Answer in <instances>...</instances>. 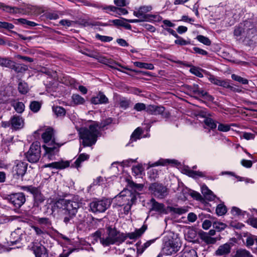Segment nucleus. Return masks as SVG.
Listing matches in <instances>:
<instances>
[{
	"instance_id": "1",
	"label": "nucleus",
	"mask_w": 257,
	"mask_h": 257,
	"mask_svg": "<svg viewBox=\"0 0 257 257\" xmlns=\"http://www.w3.org/2000/svg\"><path fill=\"white\" fill-rule=\"evenodd\" d=\"M53 207L63 211V222L67 225L75 217L80 204L73 200L59 199L55 201Z\"/></svg>"
},
{
	"instance_id": "2",
	"label": "nucleus",
	"mask_w": 257,
	"mask_h": 257,
	"mask_svg": "<svg viewBox=\"0 0 257 257\" xmlns=\"http://www.w3.org/2000/svg\"><path fill=\"white\" fill-rule=\"evenodd\" d=\"M80 143L83 147H90L95 144L99 134V126L97 122H93L88 128L82 127L79 130Z\"/></svg>"
},
{
	"instance_id": "3",
	"label": "nucleus",
	"mask_w": 257,
	"mask_h": 257,
	"mask_svg": "<svg viewBox=\"0 0 257 257\" xmlns=\"http://www.w3.org/2000/svg\"><path fill=\"white\" fill-rule=\"evenodd\" d=\"M107 235L106 237H101L100 233L96 231L94 234L95 238H99L100 243L103 246H109L111 244H119L123 242L126 236L122 233L117 231L115 228L108 227L107 228Z\"/></svg>"
},
{
	"instance_id": "4",
	"label": "nucleus",
	"mask_w": 257,
	"mask_h": 257,
	"mask_svg": "<svg viewBox=\"0 0 257 257\" xmlns=\"http://www.w3.org/2000/svg\"><path fill=\"white\" fill-rule=\"evenodd\" d=\"M27 160L32 163H37L41 157V147L38 142L33 143L26 155Z\"/></svg>"
},
{
	"instance_id": "5",
	"label": "nucleus",
	"mask_w": 257,
	"mask_h": 257,
	"mask_svg": "<svg viewBox=\"0 0 257 257\" xmlns=\"http://www.w3.org/2000/svg\"><path fill=\"white\" fill-rule=\"evenodd\" d=\"M109 200L105 199L102 200H94L89 204L91 211L94 213L104 212L110 206Z\"/></svg>"
},
{
	"instance_id": "6",
	"label": "nucleus",
	"mask_w": 257,
	"mask_h": 257,
	"mask_svg": "<svg viewBox=\"0 0 257 257\" xmlns=\"http://www.w3.org/2000/svg\"><path fill=\"white\" fill-rule=\"evenodd\" d=\"M180 247L181 244L179 239L172 238L165 241L163 251L167 255H171L179 251Z\"/></svg>"
},
{
	"instance_id": "7",
	"label": "nucleus",
	"mask_w": 257,
	"mask_h": 257,
	"mask_svg": "<svg viewBox=\"0 0 257 257\" xmlns=\"http://www.w3.org/2000/svg\"><path fill=\"white\" fill-rule=\"evenodd\" d=\"M22 190L27 191L33 194L34 204L39 206L45 200V197L42 194L40 189L32 186H23L21 187Z\"/></svg>"
},
{
	"instance_id": "8",
	"label": "nucleus",
	"mask_w": 257,
	"mask_h": 257,
	"mask_svg": "<svg viewBox=\"0 0 257 257\" xmlns=\"http://www.w3.org/2000/svg\"><path fill=\"white\" fill-rule=\"evenodd\" d=\"M241 25H243L244 28L245 27L243 33H245V35H246V43L250 44V42L253 41V39L257 37L256 29L253 23L249 21H245L241 23Z\"/></svg>"
},
{
	"instance_id": "9",
	"label": "nucleus",
	"mask_w": 257,
	"mask_h": 257,
	"mask_svg": "<svg viewBox=\"0 0 257 257\" xmlns=\"http://www.w3.org/2000/svg\"><path fill=\"white\" fill-rule=\"evenodd\" d=\"M149 190L156 197L162 199L168 194V189L162 184L154 183L150 185Z\"/></svg>"
},
{
	"instance_id": "10",
	"label": "nucleus",
	"mask_w": 257,
	"mask_h": 257,
	"mask_svg": "<svg viewBox=\"0 0 257 257\" xmlns=\"http://www.w3.org/2000/svg\"><path fill=\"white\" fill-rule=\"evenodd\" d=\"M62 145L59 144H54L53 145H43L45 152L44 154L43 158L44 159L48 160H53L55 159V156L58 154L59 151V148Z\"/></svg>"
},
{
	"instance_id": "11",
	"label": "nucleus",
	"mask_w": 257,
	"mask_h": 257,
	"mask_svg": "<svg viewBox=\"0 0 257 257\" xmlns=\"http://www.w3.org/2000/svg\"><path fill=\"white\" fill-rule=\"evenodd\" d=\"M8 199L14 207L19 208L26 202L25 194L22 192L11 194L8 196Z\"/></svg>"
},
{
	"instance_id": "12",
	"label": "nucleus",
	"mask_w": 257,
	"mask_h": 257,
	"mask_svg": "<svg viewBox=\"0 0 257 257\" xmlns=\"http://www.w3.org/2000/svg\"><path fill=\"white\" fill-rule=\"evenodd\" d=\"M42 139L45 144L44 145H53L54 144H58L56 142L54 136V131L51 127H47L45 132L42 133Z\"/></svg>"
},
{
	"instance_id": "13",
	"label": "nucleus",
	"mask_w": 257,
	"mask_h": 257,
	"mask_svg": "<svg viewBox=\"0 0 257 257\" xmlns=\"http://www.w3.org/2000/svg\"><path fill=\"white\" fill-rule=\"evenodd\" d=\"M152 10L151 6H144L141 7L138 11L134 12V15L138 18L144 19V21H148L149 15L146 14Z\"/></svg>"
},
{
	"instance_id": "14",
	"label": "nucleus",
	"mask_w": 257,
	"mask_h": 257,
	"mask_svg": "<svg viewBox=\"0 0 257 257\" xmlns=\"http://www.w3.org/2000/svg\"><path fill=\"white\" fill-rule=\"evenodd\" d=\"M27 169V163L18 161L16 163V165L13 167V172L18 176H23L26 172Z\"/></svg>"
},
{
	"instance_id": "15",
	"label": "nucleus",
	"mask_w": 257,
	"mask_h": 257,
	"mask_svg": "<svg viewBox=\"0 0 257 257\" xmlns=\"http://www.w3.org/2000/svg\"><path fill=\"white\" fill-rule=\"evenodd\" d=\"M11 124L12 129L20 130L24 127V120L20 116L14 115L11 118Z\"/></svg>"
},
{
	"instance_id": "16",
	"label": "nucleus",
	"mask_w": 257,
	"mask_h": 257,
	"mask_svg": "<svg viewBox=\"0 0 257 257\" xmlns=\"http://www.w3.org/2000/svg\"><path fill=\"white\" fill-rule=\"evenodd\" d=\"M244 28V26L240 23L235 27L234 30V36L235 38L242 42H246V35L243 33Z\"/></svg>"
},
{
	"instance_id": "17",
	"label": "nucleus",
	"mask_w": 257,
	"mask_h": 257,
	"mask_svg": "<svg viewBox=\"0 0 257 257\" xmlns=\"http://www.w3.org/2000/svg\"><path fill=\"white\" fill-rule=\"evenodd\" d=\"M70 165V162L68 161H60L51 163L45 164V168H52L56 169H64Z\"/></svg>"
},
{
	"instance_id": "18",
	"label": "nucleus",
	"mask_w": 257,
	"mask_h": 257,
	"mask_svg": "<svg viewBox=\"0 0 257 257\" xmlns=\"http://www.w3.org/2000/svg\"><path fill=\"white\" fill-rule=\"evenodd\" d=\"M148 205L150 206L151 211H155L160 213L163 212L165 211L164 205L162 203L157 202L155 199L152 198Z\"/></svg>"
},
{
	"instance_id": "19",
	"label": "nucleus",
	"mask_w": 257,
	"mask_h": 257,
	"mask_svg": "<svg viewBox=\"0 0 257 257\" xmlns=\"http://www.w3.org/2000/svg\"><path fill=\"white\" fill-rule=\"evenodd\" d=\"M165 111V107L156 105H149L147 106V112L152 115L162 114Z\"/></svg>"
},
{
	"instance_id": "20",
	"label": "nucleus",
	"mask_w": 257,
	"mask_h": 257,
	"mask_svg": "<svg viewBox=\"0 0 257 257\" xmlns=\"http://www.w3.org/2000/svg\"><path fill=\"white\" fill-rule=\"evenodd\" d=\"M108 102L107 97L102 92L99 93L95 97H93L91 99V102L94 104H106Z\"/></svg>"
},
{
	"instance_id": "21",
	"label": "nucleus",
	"mask_w": 257,
	"mask_h": 257,
	"mask_svg": "<svg viewBox=\"0 0 257 257\" xmlns=\"http://www.w3.org/2000/svg\"><path fill=\"white\" fill-rule=\"evenodd\" d=\"M33 248L36 257H48V253L44 246L41 244L34 245Z\"/></svg>"
},
{
	"instance_id": "22",
	"label": "nucleus",
	"mask_w": 257,
	"mask_h": 257,
	"mask_svg": "<svg viewBox=\"0 0 257 257\" xmlns=\"http://www.w3.org/2000/svg\"><path fill=\"white\" fill-rule=\"evenodd\" d=\"M134 195L131 194L130 195H117L115 197V200L116 201V206L121 207L126 204L127 202L131 200L132 196Z\"/></svg>"
},
{
	"instance_id": "23",
	"label": "nucleus",
	"mask_w": 257,
	"mask_h": 257,
	"mask_svg": "<svg viewBox=\"0 0 257 257\" xmlns=\"http://www.w3.org/2000/svg\"><path fill=\"white\" fill-rule=\"evenodd\" d=\"M231 246L229 243H226L219 246L216 250L215 253L217 255H223L228 254L230 252Z\"/></svg>"
},
{
	"instance_id": "24",
	"label": "nucleus",
	"mask_w": 257,
	"mask_h": 257,
	"mask_svg": "<svg viewBox=\"0 0 257 257\" xmlns=\"http://www.w3.org/2000/svg\"><path fill=\"white\" fill-rule=\"evenodd\" d=\"M209 80L213 84L227 88L229 87V83L225 80L220 79V78L215 77L213 75H210L209 77Z\"/></svg>"
},
{
	"instance_id": "25",
	"label": "nucleus",
	"mask_w": 257,
	"mask_h": 257,
	"mask_svg": "<svg viewBox=\"0 0 257 257\" xmlns=\"http://www.w3.org/2000/svg\"><path fill=\"white\" fill-rule=\"evenodd\" d=\"M202 193L204 197L209 201H213L216 198V196L213 192L209 190L206 185H203L201 187Z\"/></svg>"
},
{
	"instance_id": "26",
	"label": "nucleus",
	"mask_w": 257,
	"mask_h": 257,
	"mask_svg": "<svg viewBox=\"0 0 257 257\" xmlns=\"http://www.w3.org/2000/svg\"><path fill=\"white\" fill-rule=\"evenodd\" d=\"M147 228V225H143L141 228L136 229L135 232L129 233L127 234V237L131 239L137 238L142 235L146 230Z\"/></svg>"
},
{
	"instance_id": "27",
	"label": "nucleus",
	"mask_w": 257,
	"mask_h": 257,
	"mask_svg": "<svg viewBox=\"0 0 257 257\" xmlns=\"http://www.w3.org/2000/svg\"><path fill=\"white\" fill-rule=\"evenodd\" d=\"M185 87L188 92L191 94H196L200 95L202 89L200 88L199 85L196 84H194L192 85H186Z\"/></svg>"
},
{
	"instance_id": "28",
	"label": "nucleus",
	"mask_w": 257,
	"mask_h": 257,
	"mask_svg": "<svg viewBox=\"0 0 257 257\" xmlns=\"http://www.w3.org/2000/svg\"><path fill=\"white\" fill-rule=\"evenodd\" d=\"M89 158V156L88 155L84 153L81 154L74 162V164H72L71 167L78 168L80 167L81 163L88 160Z\"/></svg>"
},
{
	"instance_id": "29",
	"label": "nucleus",
	"mask_w": 257,
	"mask_h": 257,
	"mask_svg": "<svg viewBox=\"0 0 257 257\" xmlns=\"http://www.w3.org/2000/svg\"><path fill=\"white\" fill-rule=\"evenodd\" d=\"M0 9L10 14H17L20 13V9L17 7H11L0 3Z\"/></svg>"
},
{
	"instance_id": "30",
	"label": "nucleus",
	"mask_w": 257,
	"mask_h": 257,
	"mask_svg": "<svg viewBox=\"0 0 257 257\" xmlns=\"http://www.w3.org/2000/svg\"><path fill=\"white\" fill-rule=\"evenodd\" d=\"M142 133L143 131L141 128H137L132 134L129 143L127 144L126 146H128L131 143L140 139L141 138V136L142 134Z\"/></svg>"
},
{
	"instance_id": "31",
	"label": "nucleus",
	"mask_w": 257,
	"mask_h": 257,
	"mask_svg": "<svg viewBox=\"0 0 257 257\" xmlns=\"http://www.w3.org/2000/svg\"><path fill=\"white\" fill-rule=\"evenodd\" d=\"M184 171L185 174L192 178H196L198 176L201 177L204 176V174L203 172L200 171H193L189 168H185L184 169Z\"/></svg>"
},
{
	"instance_id": "32",
	"label": "nucleus",
	"mask_w": 257,
	"mask_h": 257,
	"mask_svg": "<svg viewBox=\"0 0 257 257\" xmlns=\"http://www.w3.org/2000/svg\"><path fill=\"white\" fill-rule=\"evenodd\" d=\"M12 66L10 69L14 70L16 73H23L28 70V67L26 65L21 64H16L14 61Z\"/></svg>"
},
{
	"instance_id": "33",
	"label": "nucleus",
	"mask_w": 257,
	"mask_h": 257,
	"mask_svg": "<svg viewBox=\"0 0 257 257\" xmlns=\"http://www.w3.org/2000/svg\"><path fill=\"white\" fill-rule=\"evenodd\" d=\"M156 239H151L150 240L147 241L146 242H145L143 245H139L137 246V252L142 254L143 253V252L149 247L150 246L152 243L155 242Z\"/></svg>"
},
{
	"instance_id": "34",
	"label": "nucleus",
	"mask_w": 257,
	"mask_h": 257,
	"mask_svg": "<svg viewBox=\"0 0 257 257\" xmlns=\"http://www.w3.org/2000/svg\"><path fill=\"white\" fill-rule=\"evenodd\" d=\"M22 235L21 230L20 229H17L11 233V238H14V240H12V243H17L21 240V236Z\"/></svg>"
},
{
	"instance_id": "35",
	"label": "nucleus",
	"mask_w": 257,
	"mask_h": 257,
	"mask_svg": "<svg viewBox=\"0 0 257 257\" xmlns=\"http://www.w3.org/2000/svg\"><path fill=\"white\" fill-rule=\"evenodd\" d=\"M134 64L135 66L140 68H144L148 70H153L154 69V66L152 63H147L137 61L134 62Z\"/></svg>"
},
{
	"instance_id": "36",
	"label": "nucleus",
	"mask_w": 257,
	"mask_h": 257,
	"mask_svg": "<svg viewBox=\"0 0 257 257\" xmlns=\"http://www.w3.org/2000/svg\"><path fill=\"white\" fill-rule=\"evenodd\" d=\"M110 64H111V65H110V67L111 68H113V69H116L121 72H123V73H126L127 74L126 72H125V71H124L123 70H121L119 68H118V67H120V68H123L124 69H125V70H130V71H133V72H136V70H133V69H131L129 68H128L127 67H125V66H123L122 65H121L120 64H119L118 63H117V62H114L112 63H109Z\"/></svg>"
},
{
	"instance_id": "37",
	"label": "nucleus",
	"mask_w": 257,
	"mask_h": 257,
	"mask_svg": "<svg viewBox=\"0 0 257 257\" xmlns=\"http://www.w3.org/2000/svg\"><path fill=\"white\" fill-rule=\"evenodd\" d=\"M18 90L20 93L26 94L29 91V87L27 83L22 80H20L18 83Z\"/></svg>"
},
{
	"instance_id": "38",
	"label": "nucleus",
	"mask_w": 257,
	"mask_h": 257,
	"mask_svg": "<svg viewBox=\"0 0 257 257\" xmlns=\"http://www.w3.org/2000/svg\"><path fill=\"white\" fill-rule=\"evenodd\" d=\"M135 196H132L131 200L127 202L126 204L123 205V211L124 214H127L131 209L132 205L136 201Z\"/></svg>"
},
{
	"instance_id": "39",
	"label": "nucleus",
	"mask_w": 257,
	"mask_h": 257,
	"mask_svg": "<svg viewBox=\"0 0 257 257\" xmlns=\"http://www.w3.org/2000/svg\"><path fill=\"white\" fill-rule=\"evenodd\" d=\"M13 64V61L9 58L0 57V66L10 68Z\"/></svg>"
},
{
	"instance_id": "40",
	"label": "nucleus",
	"mask_w": 257,
	"mask_h": 257,
	"mask_svg": "<svg viewBox=\"0 0 257 257\" xmlns=\"http://www.w3.org/2000/svg\"><path fill=\"white\" fill-rule=\"evenodd\" d=\"M53 111L57 116H63L66 114L65 109L59 106H54L52 107Z\"/></svg>"
},
{
	"instance_id": "41",
	"label": "nucleus",
	"mask_w": 257,
	"mask_h": 257,
	"mask_svg": "<svg viewBox=\"0 0 257 257\" xmlns=\"http://www.w3.org/2000/svg\"><path fill=\"white\" fill-rule=\"evenodd\" d=\"M204 123L210 129L213 130L217 126V122L209 117H206L204 120Z\"/></svg>"
},
{
	"instance_id": "42",
	"label": "nucleus",
	"mask_w": 257,
	"mask_h": 257,
	"mask_svg": "<svg viewBox=\"0 0 257 257\" xmlns=\"http://www.w3.org/2000/svg\"><path fill=\"white\" fill-rule=\"evenodd\" d=\"M201 238L207 244H214L216 241L215 238L212 237L205 233L201 234Z\"/></svg>"
},
{
	"instance_id": "43",
	"label": "nucleus",
	"mask_w": 257,
	"mask_h": 257,
	"mask_svg": "<svg viewBox=\"0 0 257 257\" xmlns=\"http://www.w3.org/2000/svg\"><path fill=\"white\" fill-rule=\"evenodd\" d=\"M73 103L75 105L82 104L84 103V99L78 94H73L72 96Z\"/></svg>"
},
{
	"instance_id": "44",
	"label": "nucleus",
	"mask_w": 257,
	"mask_h": 257,
	"mask_svg": "<svg viewBox=\"0 0 257 257\" xmlns=\"http://www.w3.org/2000/svg\"><path fill=\"white\" fill-rule=\"evenodd\" d=\"M17 21L20 23V24L23 25L25 26H28V27H35L38 25L36 23L28 21L25 19L20 18L17 20Z\"/></svg>"
},
{
	"instance_id": "45",
	"label": "nucleus",
	"mask_w": 257,
	"mask_h": 257,
	"mask_svg": "<svg viewBox=\"0 0 257 257\" xmlns=\"http://www.w3.org/2000/svg\"><path fill=\"white\" fill-rule=\"evenodd\" d=\"M226 212L227 208L224 204H220L217 205L216 209V212L218 216L223 215Z\"/></svg>"
},
{
	"instance_id": "46",
	"label": "nucleus",
	"mask_w": 257,
	"mask_h": 257,
	"mask_svg": "<svg viewBox=\"0 0 257 257\" xmlns=\"http://www.w3.org/2000/svg\"><path fill=\"white\" fill-rule=\"evenodd\" d=\"M181 257H198L196 251L193 249H185Z\"/></svg>"
},
{
	"instance_id": "47",
	"label": "nucleus",
	"mask_w": 257,
	"mask_h": 257,
	"mask_svg": "<svg viewBox=\"0 0 257 257\" xmlns=\"http://www.w3.org/2000/svg\"><path fill=\"white\" fill-rule=\"evenodd\" d=\"M235 257H252V256L245 249H239L237 250Z\"/></svg>"
},
{
	"instance_id": "48",
	"label": "nucleus",
	"mask_w": 257,
	"mask_h": 257,
	"mask_svg": "<svg viewBox=\"0 0 257 257\" xmlns=\"http://www.w3.org/2000/svg\"><path fill=\"white\" fill-rule=\"evenodd\" d=\"M41 106V104L37 101H32L30 104V108L34 112H37L40 110Z\"/></svg>"
},
{
	"instance_id": "49",
	"label": "nucleus",
	"mask_w": 257,
	"mask_h": 257,
	"mask_svg": "<svg viewBox=\"0 0 257 257\" xmlns=\"http://www.w3.org/2000/svg\"><path fill=\"white\" fill-rule=\"evenodd\" d=\"M231 78L233 80L241 83L242 84H247L248 83V80L246 78H242L241 76L234 74L231 75Z\"/></svg>"
},
{
	"instance_id": "50",
	"label": "nucleus",
	"mask_w": 257,
	"mask_h": 257,
	"mask_svg": "<svg viewBox=\"0 0 257 257\" xmlns=\"http://www.w3.org/2000/svg\"><path fill=\"white\" fill-rule=\"evenodd\" d=\"M227 225L221 222H214L213 224V227L215 228L217 231H221L224 230Z\"/></svg>"
},
{
	"instance_id": "51",
	"label": "nucleus",
	"mask_w": 257,
	"mask_h": 257,
	"mask_svg": "<svg viewBox=\"0 0 257 257\" xmlns=\"http://www.w3.org/2000/svg\"><path fill=\"white\" fill-rule=\"evenodd\" d=\"M13 106L15 110L18 113H21L24 111L25 105L22 102H17Z\"/></svg>"
},
{
	"instance_id": "52",
	"label": "nucleus",
	"mask_w": 257,
	"mask_h": 257,
	"mask_svg": "<svg viewBox=\"0 0 257 257\" xmlns=\"http://www.w3.org/2000/svg\"><path fill=\"white\" fill-rule=\"evenodd\" d=\"M95 38L103 42H109L113 40V38L111 37L102 36L98 34H96Z\"/></svg>"
},
{
	"instance_id": "53",
	"label": "nucleus",
	"mask_w": 257,
	"mask_h": 257,
	"mask_svg": "<svg viewBox=\"0 0 257 257\" xmlns=\"http://www.w3.org/2000/svg\"><path fill=\"white\" fill-rule=\"evenodd\" d=\"M36 220L41 225H43L47 226H49L51 225V222L50 221L49 219L46 217H38L36 219Z\"/></svg>"
},
{
	"instance_id": "54",
	"label": "nucleus",
	"mask_w": 257,
	"mask_h": 257,
	"mask_svg": "<svg viewBox=\"0 0 257 257\" xmlns=\"http://www.w3.org/2000/svg\"><path fill=\"white\" fill-rule=\"evenodd\" d=\"M197 39L198 41L205 45L209 46L211 44V41L209 38L204 36L199 35L197 37Z\"/></svg>"
},
{
	"instance_id": "55",
	"label": "nucleus",
	"mask_w": 257,
	"mask_h": 257,
	"mask_svg": "<svg viewBox=\"0 0 257 257\" xmlns=\"http://www.w3.org/2000/svg\"><path fill=\"white\" fill-rule=\"evenodd\" d=\"M148 175L151 180H155L158 176V171L156 169H151L148 171Z\"/></svg>"
},
{
	"instance_id": "56",
	"label": "nucleus",
	"mask_w": 257,
	"mask_h": 257,
	"mask_svg": "<svg viewBox=\"0 0 257 257\" xmlns=\"http://www.w3.org/2000/svg\"><path fill=\"white\" fill-rule=\"evenodd\" d=\"M119 104V106L121 108L125 109L128 107L130 104V101L125 98H122L120 99Z\"/></svg>"
},
{
	"instance_id": "57",
	"label": "nucleus",
	"mask_w": 257,
	"mask_h": 257,
	"mask_svg": "<svg viewBox=\"0 0 257 257\" xmlns=\"http://www.w3.org/2000/svg\"><path fill=\"white\" fill-rule=\"evenodd\" d=\"M199 96L202 97L204 99L209 101H213L214 98L211 95H210L208 93L202 89L201 92L199 95Z\"/></svg>"
},
{
	"instance_id": "58",
	"label": "nucleus",
	"mask_w": 257,
	"mask_h": 257,
	"mask_svg": "<svg viewBox=\"0 0 257 257\" xmlns=\"http://www.w3.org/2000/svg\"><path fill=\"white\" fill-rule=\"evenodd\" d=\"M14 28V25L11 23L0 21V28H4L8 30H11Z\"/></svg>"
},
{
	"instance_id": "59",
	"label": "nucleus",
	"mask_w": 257,
	"mask_h": 257,
	"mask_svg": "<svg viewBox=\"0 0 257 257\" xmlns=\"http://www.w3.org/2000/svg\"><path fill=\"white\" fill-rule=\"evenodd\" d=\"M172 210L178 214H183L184 213H185L188 211V209L186 207H176V208H173Z\"/></svg>"
},
{
	"instance_id": "60",
	"label": "nucleus",
	"mask_w": 257,
	"mask_h": 257,
	"mask_svg": "<svg viewBox=\"0 0 257 257\" xmlns=\"http://www.w3.org/2000/svg\"><path fill=\"white\" fill-rule=\"evenodd\" d=\"M134 108L138 111L145 110L147 111V106L144 103H137L134 105Z\"/></svg>"
},
{
	"instance_id": "61",
	"label": "nucleus",
	"mask_w": 257,
	"mask_h": 257,
	"mask_svg": "<svg viewBox=\"0 0 257 257\" xmlns=\"http://www.w3.org/2000/svg\"><path fill=\"white\" fill-rule=\"evenodd\" d=\"M230 130V126L228 124L219 123L218 126V130L220 132H226Z\"/></svg>"
},
{
	"instance_id": "62",
	"label": "nucleus",
	"mask_w": 257,
	"mask_h": 257,
	"mask_svg": "<svg viewBox=\"0 0 257 257\" xmlns=\"http://www.w3.org/2000/svg\"><path fill=\"white\" fill-rule=\"evenodd\" d=\"M89 56L90 57L96 58L98 60V61L100 63L105 64L109 63V60L105 58V57H101V56L98 57L97 55H93V54L89 55Z\"/></svg>"
},
{
	"instance_id": "63",
	"label": "nucleus",
	"mask_w": 257,
	"mask_h": 257,
	"mask_svg": "<svg viewBox=\"0 0 257 257\" xmlns=\"http://www.w3.org/2000/svg\"><path fill=\"white\" fill-rule=\"evenodd\" d=\"M32 228L34 230L36 234L38 235V236H40L42 237H44V236L45 235H46V232L45 231H44V230H43L42 229H41L40 228L37 227V226H33L32 227Z\"/></svg>"
},
{
	"instance_id": "64",
	"label": "nucleus",
	"mask_w": 257,
	"mask_h": 257,
	"mask_svg": "<svg viewBox=\"0 0 257 257\" xmlns=\"http://www.w3.org/2000/svg\"><path fill=\"white\" fill-rule=\"evenodd\" d=\"M132 170L136 175H138L142 174L143 171V169L141 165H138L136 166L133 167Z\"/></svg>"
}]
</instances>
